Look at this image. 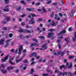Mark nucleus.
Returning <instances> with one entry per match:
<instances>
[{
    "mask_svg": "<svg viewBox=\"0 0 76 76\" xmlns=\"http://www.w3.org/2000/svg\"><path fill=\"white\" fill-rule=\"evenodd\" d=\"M47 43H45L42 45V46L41 47L42 48H39V50H45L47 48Z\"/></svg>",
    "mask_w": 76,
    "mask_h": 76,
    "instance_id": "obj_1",
    "label": "nucleus"
},
{
    "mask_svg": "<svg viewBox=\"0 0 76 76\" xmlns=\"http://www.w3.org/2000/svg\"><path fill=\"white\" fill-rule=\"evenodd\" d=\"M19 57H20V56H18L16 57V63L18 64L19 62H20L22 60V59H23V58H20L19 60H18Z\"/></svg>",
    "mask_w": 76,
    "mask_h": 76,
    "instance_id": "obj_2",
    "label": "nucleus"
},
{
    "mask_svg": "<svg viewBox=\"0 0 76 76\" xmlns=\"http://www.w3.org/2000/svg\"><path fill=\"white\" fill-rule=\"evenodd\" d=\"M9 55H7L5 58L4 57L2 58L1 59L2 62H5V61H6L9 58Z\"/></svg>",
    "mask_w": 76,
    "mask_h": 76,
    "instance_id": "obj_3",
    "label": "nucleus"
},
{
    "mask_svg": "<svg viewBox=\"0 0 76 76\" xmlns=\"http://www.w3.org/2000/svg\"><path fill=\"white\" fill-rule=\"evenodd\" d=\"M13 59H14V58H12L10 59L9 60V63H10L11 65H14V64H15V62H13L12 61Z\"/></svg>",
    "mask_w": 76,
    "mask_h": 76,
    "instance_id": "obj_4",
    "label": "nucleus"
},
{
    "mask_svg": "<svg viewBox=\"0 0 76 76\" xmlns=\"http://www.w3.org/2000/svg\"><path fill=\"white\" fill-rule=\"evenodd\" d=\"M34 18H32L31 19V20L30 21H29V23H31V24H34L35 23V20H34Z\"/></svg>",
    "mask_w": 76,
    "mask_h": 76,
    "instance_id": "obj_5",
    "label": "nucleus"
},
{
    "mask_svg": "<svg viewBox=\"0 0 76 76\" xmlns=\"http://www.w3.org/2000/svg\"><path fill=\"white\" fill-rule=\"evenodd\" d=\"M53 35V33H49L48 34V36H47V37L48 38H51Z\"/></svg>",
    "mask_w": 76,
    "mask_h": 76,
    "instance_id": "obj_6",
    "label": "nucleus"
},
{
    "mask_svg": "<svg viewBox=\"0 0 76 76\" xmlns=\"http://www.w3.org/2000/svg\"><path fill=\"white\" fill-rule=\"evenodd\" d=\"M35 45H36L37 47H38V46H39V45L37 43H35L34 44H32L30 45V47H32L33 46H35Z\"/></svg>",
    "mask_w": 76,
    "mask_h": 76,
    "instance_id": "obj_7",
    "label": "nucleus"
},
{
    "mask_svg": "<svg viewBox=\"0 0 76 76\" xmlns=\"http://www.w3.org/2000/svg\"><path fill=\"white\" fill-rule=\"evenodd\" d=\"M34 8H33L31 9V8H27L26 10L28 12H31V11H34Z\"/></svg>",
    "mask_w": 76,
    "mask_h": 76,
    "instance_id": "obj_8",
    "label": "nucleus"
},
{
    "mask_svg": "<svg viewBox=\"0 0 76 76\" xmlns=\"http://www.w3.org/2000/svg\"><path fill=\"white\" fill-rule=\"evenodd\" d=\"M37 54L36 53L34 52L32 54H31L30 57H32V56H34V57H35L36 56H37Z\"/></svg>",
    "mask_w": 76,
    "mask_h": 76,
    "instance_id": "obj_9",
    "label": "nucleus"
},
{
    "mask_svg": "<svg viewBox=\"0 0 76 76\" xmlns=\"http://www.w3.org/2000/svg\"><path fill=\"white\" fill-rule=\"evenodd\" d=\"M59 74L60 75H63V76H64V75H65L66 76L67 75V73L66 72H64V73L60 72Z\"/></svg>",
    "mask_w": 76,
    "mask_h": 76,
    "instance_id": "obj_10",
    "label": "nucleus"
},
{
    "mask_svg": "<svg viewBox=\"0 0 76 76\" xmlns=\"http://www.w3.org/2000/svg\"><path fill=\"white\" fill-rule=\"evenodd\" d=\"M4 42V40L3 39H1L0 40V45H3Z\"/></svg>",
    "mask_w": 76,
    "mask_h": 76,
    "instance_id": "obj_11",
    "label": "nucleus"
},
{
    "mask_svg": "<svg viewBox=\"0 0 76 76\" xmlns=\"http://www.w3.org/2000/svg\"><path fill=\"white\" fill-rule=\"evenodd\" d=\"M57 54H60L61 56H63L64 55V52H61V51H59L57 53Z\"/></svg>",
    "mask_w": 76,
    "mask_h": 76,
    "instance_id": "obj_12",
    "label": "nucleus"
},
{
    "mask_svg": "<svg viewBox=\"0 0 76 76\" xmlns=\"http://www.w3.org/2000/svg\"><path fill=\"white\" fill-rule=\"evenodd\" d=\"M1 71L4 74H5L6 73H7V70H4L3 69H1Z\"/></svg>",
    "mask_w": 76,
    "mask_h": 76,
    "instance_id": "obj_13",
    "label": "nucleus"
},
{
    "mask_svg": "<svg viewBox=\"0 0 76 76\" xmlns=\"http://www.w3.org/2000/svg\"><path fill=\"white\" fill-rule=\"evenodd\" d=\"M57 18V14H55V19H57V20L58 21L60 20V17H58V18Z\"/></svg>",
    "mask_w": 76,
    "mask_h": 76,
    "instance_id": "obj_14",
    "label": "nucleus"
},
{
    "mask_svg": "<svg viewBox=\"0 0 76 76\" xmlns=\"http://www.w3.org/2000/svg\"><path fill=\"white\" fill-rule=\"evenodd\" d=\"M23 49V46L21 45L20 46V48L19 49L18 51H21Z\"/></svg>",
    "mask_w": 76,
    "mask_h": 76,
    "instance_id": "obj_15",
    "label": "nucleus"
},
{
    "mask_svg": "<svg viewBox=\"0 0 76 76\" xmlns=\"http://www.w3.org/2000/svg\"><path fill=\"white\" fill-rule=\"evenodd\" d=\"M60 5H63L64 4V3L63 2V0H60V1L59 2Z\"/></svg>",
    "mask_w": 76,
    "mask_h": 76,
    "instance_id": "obj_16",
    "label": "nucleus"
},
{
    "mask_svg": "<svg viewBox=\"0 0 76 76\" xmlns=\"http://www.w3.org/2000/svg\"><path fill=\"white\" fill-rule=\"evenodd\" d=\"M3 10L4 11V12H9V8H7V9H4Z\"/></svg>",
    "mask_w": 76,
    "mask_h": 76,
    "instance_id": "obj_17",
    "label": "nucleus"
},
{
    "mask_svg": "<svg viewBox=\"0 0 76 76\" xmlns=\"http://www.w3.org/2000/svg\"><path fill=\"white\" fill-rule=\"evenodd\" d=\"M34 72V70L33 69H32L31 70V71L30 72V74L31 75H33V73Z\"/></svg>",
    "mask_w": 76,
    "mask_h": 76,
    "instance_id": "obj_18",
    "label": "nucleus"
},
{
    "mask_svg": "<svg viewBox=\"0 0 76 76\" xmlns=\"http://www.w3.org/2000/svg\"><path fill=\"white\" fill-rule=\"evenodd\" d=\"M52 22H53V23L51 24L52 26H56V24L55 23V22H54V21L52 20Z\"/></svg>",
    "mask_w": 76,
    "mask_h": 76,
    "instance_id": "obj_19",
    "label": "nucleus"
},
{
    "mask_svg": "<svg viewBox=\"0 0 76 76\" xmlns=\"http://www.w3.org/2000/svg\"><path fill=\"white\" fill-rule=\"evenodd\" d=\"M9 45V43H7L5 45H4V48H7L8 47V46Z\"/></svg>",
    "mask_w": 76,
    "mask_h": 76,
    "instance_id": "obj_20",
    "label": "nucleus"
},
{
    "mask_svg": "<svg viewBox=\"0 0 76 76\" xmlns=\"http://www.w3.org/2000/svg\"><path fill=\"white\" fill-rule=\"evenodd\" d=\"M24 31L23 29H19L18 30V31L19 32H23Z\"/></svg>",
    "mask_w": 76,
    "mask_h": 76,
    "instance_id": "obj_21",
    "label": "nucleus"
},
{
    "mask_svg": "<svg viewBox=\"0 0 76 76\" xmlns=\"http://www.w3.org/2000/svg\"><path fill=\"white\" fill-rule=\"evenodd\" d=\"M32 41H34V42H38V40L35 38L32 39Z\"/></svg>",
    "mask_w": 76,
    "mask_h": 76,
    "instance_id": "obj_22",
    "label": "nucleus"
},
{
    "mask_svg": "<svg viewBox=\"0 0 76 76\" xmlns=\"http://www.w3.org/2000/svg\"><path fill=\"white\" fill-rule=\"evenodd\" d=\"M30 15L32 17H35V16H36V15H35L34 13H31L30 14Z\"/></svg>",
    "mask_w": 76,
    "mask_h": 76,
    "instance_id": "obj_23",
    "label": "nucleus"
},
{
    "mask_svg": "<svg viewBox=\"0 0 76 76\" xmlns=\"http://www.w3.org/2000/svg\"><path fill=\"white\" fill-rule=\"evenodd\" d=\"M70 64V65L68 66V69H70V68H72V63H71Z\"/></svg>",
    "mask_w": 76,
    "mask_h": 76,
    "instance_id": "obj_24",
    "label": "nucleus"
},
{
    "mask_svg": "<svg viewBox=\"0 0 76 76\" xmlns=\"http://www.w3.org/2000/svg\"><path fill=\"white\" fill-rule=\"evenodd\" d=\"M59 67L60 69H63V68H64L65 66L64 65H63L61 66H60Z\"/></svg>",
    "mask_w": 76,
    "mask_h": 76,
    "instance_id": "obj_25",
    "label": "nucleus"
},
{
    "mask_svg": "<svg viewBox=\"0 0 76 76\" xmlns=\"http://www.w3.org/2000/svg\"><path fill=\"white\" fill-rule=\"evenodd\" d=\"M13 68H14V67H8L7 68V69L8 70H10V69H13Z\"/></svg>",
    "mask_w": 76,
    "mask_h": 76,
    "instance_id": "obj_26",
    "label": "nucleus"
},
{
    "mask_svg": "<svg viewBox=\"0 0 76 76\" xmlns=\"http://www.w3.org/2000/svg\"><path fill=\"white\" fill-rule=\"evenodd\" d=\"M6 19L7 20V21H9V20H10V18L7 17L6 18Z\"/></svg>",
    "mask_w": 76,
    "mask_h": 76,
    "instance_id": "obj_27",
    "label": "nucleus"
},
{
    "mask_svg": "<svg viewBox=\"0 0 76 76\" xmlns=\"http://www.w3.org/2000/svg\"><path fill=\"white\" fill-rule=\"evenodd\" d=\"M57 4V3L55 2V3H53V4H51V5H53V6H56Z\"/></svg>",
    "mask_w": 76,
    "mask_h": 76,
    "instance_id": "obj_28",
    "label": "nucleus"
},
{
    "mask_svg": "<svg viewBox=\"0 0 76 76\" xmlns=\"http://www.w3.org/2000/svg\"><path fill=\"white\" fill-rule=\"evenodd\" d=\"M10 0H5V2L6 4H8L9 3V1Z\"/></svg>",
    "mask_w": 76,
    "mask_h": 76,
    "instance_id": "obj_29",
    "label": "nucleus"
},
{
    "mask_svg": "<svg viewBox=\"0 0 76 76\" xmlns=\"http://www.w3.org/2000/svg\"><path fill=\"white\" fill-rule=\"evenodd\" d=\"M54 31H55V29H50L48 30V31H50V32H53Z\"/></svg>",
    "mask_w": 76,
    "mask_h": 76,
    "instance_id": "obj_30",
    "label": "nucleus"
},
{
    "mask_svg": "<svg viewBox=\"0 0 76 76\" xmlns=\"http://www.w3.org/2000/svg\"><path fill=\"white\" fill-rule=\"evenodd\" d=\"M48 2H47L46 3V4H50V3H51V0H50V1H48Z\"/></svg>",
    "mask_w": 76,
    "mask_h": 76,
    "instance_id": "obj_31",
    "label": "nucleus"
},
{
    "mask_svg": "<svg viewBox=\"0 0 76 76\" xmlns=\"http://www.w3.org/2000/svg\"><path fill=\"white\" fill-rule=\"evenodd\" d=\"M9 36L10 38H12L13 37V34L10 33L9 34Z\"/></svg>",
    "mask_w": 76,
    "mask_h": 76,
    "instance_id": "obj_32",
    "label": "nucleus"
},
{
    "mask_svg": "<svg viewBox=\"0 0 76 76\" xmlns=\"http://www.w3.org/2000/svg\"><path fill=\"white\" fill-rule=\"evenodd\" d=\"M39 38H40V39H44V37L43 36H39Z\"/></svg>",
    "mask_w": 76,
    "mask_h": 76,
    "instance_id": "obj_33",
    "label": "nucleus"
},
{
    "mask_svg": "<svg viewBox=\"0 0 76 76\" xmlns=\"http://www.w3.org/2000/svg\"><path fill=\"white\" fill-rule=\"evenodd\" d=\"M42 19L41 18H39L38 19V20H37V22H38V21L41 22V21H42Z\"/></svg>",
    "mask_w": 76,
    "mask_h": 76,
    "instance_id": "obj_34",
    "label": "nucleus"
},
{
    "mask_svg": "<svg viewBox=\"0 0 76 76\" xmlns=\"http://www.w3.org/2000/svg\"><path fill=\"white\" fill-rule=\"evenodd\" d=\"M26 33L31 34V31L30 30H27V31H26Z\"/></svg>",
    "mask_w": 76,
    "mask_h": 76,
    "instance_id": "obj_35",
    "label": "nucleus"
},
{
    "mask_svg": "<svg viewBox=\"0 0 76 76\" xmlns=\"http://www.w3.org/2000/svg\"><path fill=\"white\" fill-rule=\"evenodd\" d=\"M42 9H43V12H44V13H45V12H46V10H45V8H44V7H43Z\"/></svg>",
    "mask_w": 76,
    "mask_h": 76,
    "instance_id": "obj_36",
    "label": "nucleus"
},
{
    "mask_svg": "<svg viewBox=\"0 0 76 76\" xmlns=\"http://www.w3.org/2000/svg\"><path fill=\"white\" fill-rule=\"evenodd\" d=\"M20 3H23V4H25V1L23 0H22L20 1Z\"/></svg>",
    "mask_w": 76,
    "mask_h": 76,
    "instance_id": "obj_37",
    "label": "nucleus"
},
{
    "mask_svg": "<svg viewBox=\"0 0 76 76\" xmlns=\"http://www.w3.org/2000/svg\"><path fill=\"white\" fill-rule=\"evenodd\" d=\"M63 32H62V31H61L60 32V33H59L57 35H61V34H63Z\"/></svg>",
    "mask_w": 76,
    "mask_h": 76,
    "instance_id": "obj_38",
    "label": "nucleus"
},
{
    "mask_svg": "<svg viewBox=\"0 0 76 76\" xmlns=\"http://www.w3.org/2000/svg\"><path fill=\"white\" fill-rule=\"evenodd\" d=\"M7 27H4L3 28V29L4 30H5V31H7Z\"/></svg>",
    "mask_w": 76,
    "mask_h": 76,
    "instance_id": "obj_39",
    "label": "nucleus"
},
{
    "mask_svg": "<svg viewBox=\"0 0 76 76\" xmlns=\"http://www.w3.org/2000/svg\"><path fill=\"white\" fill-rule=\"evenodd\" d=\"M23 62L24 63H28V60H24V61H23Z\"/></svg>",
    "mask_w": 76,
    "mask_h": 76,
    "instance_id": "obj_40",
    "label": "nucleus"
},
{
    "mask_svg": "<svg viewBox=\"0 0 76 76\" xmlns=\"http://www.w3.org/2000/svg\"><path fill=\"white\" fill-rule=\"evenodd\" d=\"M75 12H76V11L75 10L73 9L72 10L71 13H75Z\"/></svg>",
    "mask_w": 76,
    "mask_h": 76,
    "instance_id": "obj_41",
    "label": "nucleus"
},
{
    "mask_svg": "<svg viewBox=\"0 0 76 76\" xmlns=\"http://www.w3.org/2000/svg\"><path fill=\"white\" fill-rule=\"evenodd\" d=\"M56 8L58 10V11H60V10H61V9H62V8H60L59 9H58V7H57Z\"/></svg>",
    "mask_w": 76,
    "mask_h": 76,
    "instance_id": "obj_42",
    "label": "nucleus"
},
{
    "mask_svg": "<svg viewBox=\"0 0 76 76\" xmlns=\"http://www.w3.org/2000/svg\"><path fill=\"white\" fill-rule=\"evenodd\" d=\"M74 14L73 13L71 12L70 14V15L71 17H72V16H73Z\"/></svg>",
    "mask_w": 76,
    "mask_h": 76,
    "instance_id": "obj_43",
    "label": "nucleus"
},
{
    "mask_svg": "<svg viewBox=\"0 0 76 76\" xmlns=\"http://www.w3.org/2000/svg\"><path fill=\"white\" fill-rule=\"evenodd\" d=\"M26 23H24V22H23L21 23V25H22V26H25V25H26Z\"/></svg>",
    "mask_w": 76,
    "mask_h": 76,
    "instance_id": "obj_44",
    "label": "nucleus"
},
{
    "mask_svg": "<svg viewBox=\"0 0 76 76\" xmlns=\"http://www.w3.org/2000/svg\"><path fill=\"white\" fill-rule=\"evenodd\" d=\"M73 58V56H70L69 57V59H72V58Z\"/></svg>",
    "mask_w": 76,
    "mask_h": 76,
    "instance_id": "obj_45",
    "label": "nucleus"
},
{
    "mask_svg": "<svg viewBox=\"0 0 76 76\" xmlns=\"http://www.w3.org/2000/svg\"><path fill=\"white\" fill-rule=\"evenodd\" d=\"M25 16H26V15L25 14H23L21 16V18H23V17H25Z\"/></svg>",
    "mask_w": 76,
    "mask_h": 76,
    "instance_id": "obj_46",
    "label": "nucleus"
},
{
    "mask_svg": "<svg viewBox=\"0 0 76 76\" xmlns=\"http://www.w3.org/2000/svg\"><path fill=\"white\" fill-rule=\"evenodd\" d=\"M73 41H74V42H75L76 40V37H74V38H73Z\"/></svg>",
    "mask_w": 76,
    "mask_h": 76,
    "instance_id": "obj_47",
    "label": "nucleus"
},
{
    "mask_svg": "<svg viewBox=\"0 0 76 76\" xmlns=\"http://www.w3.org/2000/svg\"><path fill=\"white\" fill-rule=\"evenodd\" d=\"M54 13L52 12V14L51 15V18H53L54 17Z\"/></svg>",
    "mask_w": 76,
    "mask_h": 76,
    "instance_id": "obj_48",
    "label": "nucleus"
},
{
    "mask_svg": "<svg viewBox=\"0 0 76 76\" xmlns=\"http://www.w3.org/2000/svg\"><path fill=\"white\" fill-rule=\"evenodd\" d=\"M21 9V7H19L17 9V10H19Z\"/></svg>",
    "mask_w": 76,
    "mask_h": 76,
    "instance_id": "obj_49",
    "label": "nucleus"
},
{
    "mask_svg": "<svg viewBox=\"0 0 76 76\" xmlns=\"http://www.w3.org/2000/svg\"><path fill=\"white\" fill-rule=\"evenodd\" d=\"M36 6H39V5H40V3L39 2H37L36 4Z\"/></svg>",
    "mask_w": 76,
    "mask_h": 76,
    "instance_id": "obj_50",
    "label": "nucleus"
},
{
    "mask_svg": "<svg viewBox=\"0 0 76 76\" xmlns=\"http://www.w3.org/2000/svg\"><path fill=\"white\" fill-rule=\"evenodd\" d=\"M58 14L59 16H60L61 17L63 16V15L62 14H61V13H59Z\"/></svg>",
    "mask_w": 76,
    "mask_h": 76,
    "instance_id": "obj_51",
    "label": "nucleus"
},
{
    "mask_svg": "<svg viewBox=\"0 0 76 76\" xmlns=\"http://www.w3.org/2000/svg\"><path fill=\"white\" fill-rule=\"evenodd\" d=\"M3 23H4V24H6L7 23V22L4 21H2Z\"/></svg>",
    "mask_w": 76,
    "mask_h": 76,
    "instance_id": "obj_52",
    "label": "nucleus"
},
{
    "mask_svg": "<svg viewBox=\"0 0 76 76\" xmlns=\"http://www.w3.org/2000/svg\"><path fill=\"white\" fill-rule=\"evenodd\" d=\"M26 52V50L24 49L23 51V53H25Z\"/></svg>",
    "mask_w": 76,
    "mask_h": 76,
    "instance_id": "obj_53",
    "label": "nucleus"
},
{
    "mask_svg": "<svg viewBox=\"0 0 76 76\" xmlns=\"http://www.w3.org/2000/svg\"><path fill=\"white\" fill-rule=\"evenodd\" d=\"M58 47L59 49H60V48H61V45H60V44L59 43L58 44Z\"/></svg>",
    "mask_w": 76,
    "mask_h": 76,
    "instance_id": "obj_54",
    "label": "nucleus"
},
{
    "mask_svg": "<svg viewBox=\"0 0 76 76\" xmlns=\"http://www.w3.org/2000/svg\"><path fill=\"white\" fill-rule=\"evenodd\" d=\"M42 60H43L42 58H41L40 59H39V62H41Z\"/></svg>",
    "mask_w": 76,
    "mask_h": 76,
    "instance_id": "obj_55",
    "label": "nucleus"
},
{
    "mask_svg": "<svg viewBox=\"0 0 76 76\" xmlns=\"http://www.w3.org/2000/svg\"><path fill=\"white\" fill-rule=\"evenodd\" d=\"M26 28H31V27L28 25L26 26Z\"/></svg>",
    "mask_w": 76,
    "mask_h": 76,
    "instance_id": "obj_56",
    "label": "nucleus"
},
{
    "mask_svg": "<svg viewBox=\"0 0 76 76\" xmlns=\"http://www.w3.org/2000/svg\"><path fill=\"white\" fill-rule=\"evenodd\" d=\"M65 40L66 42H68V38H66L65 39Z\"/></svg>",
    "mask_w": 76,
    "mask_h": 76,
    "instance_id": "obj_57",
    "label": "nucleus"
},
{
    "mask_svg": "<svg viewBox=\"0 0 76 76\" xmlns=\"http://www.w3.org/2000/svg\"><path fill=\"white\" fill-rule=\"evenodd\" d=\"M69 31H72V27H70L69 28Z\"/></svg>",
    "mask_w": 76,
    "mask_h": 76,
    "instance_id": "obj_58",
    "label": "nucleus"
},
{
    "mask_svg": "<svg viewBox=\"0 0 76 76\" xmlns=\"http://www.w3.org/2000/svg\"><path fill=\"white\" fill-rule=\"evenodd\" d=\"M10 39H8L6 41V43H7V42H9V41H10Z\"/></svg>",
    "mask_w": 76,
    "mask_h": 76,
    "instance_id": "obj_59",
    "label": "nucleus"
},
{
    "mask_svg": "<svg viewBox=\"0 0 76 76\" xmlns=\"http://www.w3.org/2000/svg\"><path fill=\"white\" fill-rule=\"evenodd\" d=\"M11 45L12 46H13L14 45V42H11Z\"/></svg>",
    "mask_w": 76,
    "mask_h": 76,
    "instance_id": "obj_60",
    "label": "nucleus"
},
{
    "mask_svg": "<svg viewBox=\"0 0 76 76\" xmlns=\"http://www.w3.org/2000/svg\"><path fill=\"white\" fill-rule=\"evenodd\" d=\"M56 72L58 73H59V71H57V70H56L55 71V73H56Z\"/></svg>",
    "mask_w": 76,
    "mask_h": 76,
    "instance_id": "obj_61",
    "label": "nucleus"
},
{
    "mask_svg": "<svg viewBox=\"0 0 76 76\" xmlns=\"http://www.w3.org/2000/svg\"><path fill=\"white\" fill-rule=\"evenodd\" d=\"M62 32V33L63 34V33H65L66 32V30H63Z\"/></svg>",
    "mask_w": 76,
    "mask_h": 76,
    "instance_id": "obj_62",
    "label": "nucleus"
},
{
    "mask_svg": "<svg viewBox=\"0 0 76 76\" xmlns=\"http://www.w3.org/2000/svg\"><path fill=\"white\" fill-rule=\"evenodd\" d=\"M67 59H65L64 60V63H67Z\"/></svg>",
    "mask_w": 76,
    "mask_h": 76,
    "instance_id": "obj_63",
    "label": "nucleus"
},
{
    "mask_svg": "<svg viewBox=\"0 0 76 76\" xmlns=\"http://www.w3.org/2000/svg\"><path fill=\"white\" fill-rule=\"evenodd\" d=\"M74 37L76 38V31H75Z\"/></svg>",
    "mask_w": 76,
    "mask_h": 76,
    "instance_id": "obj_64",
    "label": "nucleus"
}]
</instances>
